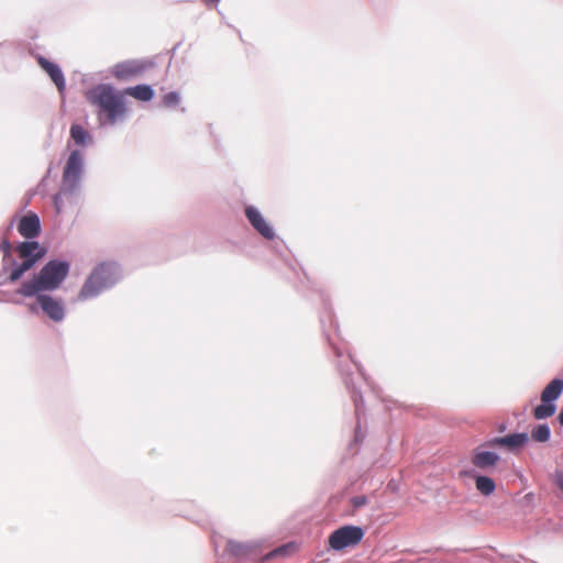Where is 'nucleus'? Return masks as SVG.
<instances>
[{"mask_svg":"<svg viewBox=\"0 0 563 563\" xmlns=\"http://www.w3.org/2000/svg\"><path fill=\"white\" fill-rule=\"evenodd\" d=\"M363 537L364 531L361 527L344 526L330 534L329 545L333 550H342L358 544Z\"/></svg>","mask_w":563,"mask_h":563,"instance_id":"39448f33","label":"nucleus"},{"mask_svg":"<svg viewBox=\"0 0 563 563\" xmlns=\"http://www.w3.org/2000/svg\"><path fill=\"white\" fill-rule=\"evenodd\" d=\"M563 391V379L551 380L541 393L542 402H553Z\"/></svg>","mask_w":563,"mask_h":563,"instance_id":"4468645a","label":"nucleus"},{"mask_svg":"<svg viewBox=\"0 0 563 563\" xmlns=\"http://www.w3.org/2000/svg\"><path fill=\"white\" fill-rule=\"evenodd\" d=\"M230 551L235 555H241L245 552V548L239 543L229 542Z\"/></svg>","mask_w":563,"mask_h":563,"instance_id":"412c9836","label":"nucleus"},{"mask_svg":"<svg viewBox=\"0 0 563 563\" xmlns=\"http://www.w3.org/2000/svg\"><path fill=\"white\" fill-rule=\"evenodd\" d=\"M124 95L131 96L140 101H150L154 97V91L148 85H137L126 88Z\"/></svg>","mask_w":563,"mask_h":563,"instance_id":"2eb2a0df","label":"nucleus"},{"mask_svg":"<svg viewBox=\"0 0 563 563\" xmlns=\"http://www.w3.org/2000/svg\"><path fill=\"white\" fill-rule=\"evenodd\" d=\"M70 136L76 144L84 145L89 139V133L79 124H73L70 128Z\"/></svg>","mask_w":563,"mask_h":563,"instance_id":"a211bd4d","label":"nucleus"},{"mask_svg":"<svg viewBox=\"0 0 563 563\" xmlns=\"http://www.w3.org/2000/svg\"><path fill=\"white\" fill-rule=\"evenodd\" d=\"M19 233L25 239H33L40 234L41 223L37 214L30 212L23 216L18 223Z\"/></svg>","mask_w":563,"mask_h":563,"instance_id":"9b49d317","label":"nucleus"},{"mask_svg":"<svg viewBox=\"0 0 563 563\" xmlns=\"http://www.w3.org/2000/svg\"><path fill=\"white\" fill-rule=\"evenodd\" d=\"M163 103L166 107H175L179 103V96L177 92H168L163 98Z\"/></svg>","mask_w":563,"mask_h":563,"instance_id":"aec40b11","label":"nucleus"},{"mask_svg":"<svg viewBox=\"0 0 563 563\" xmlns=\"http://www.w3.org/2000/svg\"><path fill=\"white\" fill-rule=\"evenodd\" d=\"M0 249L1 251L3 252L4 255H10L11 254V251H12V244L11 242L9 241V239H4L2 240L1 244H0Z\"/></svg>","mask_w":563,"mask_h":563,"instance_id":"4be33fe9","label":"nucleus"},{"mask_svg":"<svg viewBox=\"0 0 563 563\" xmlns=\"http://www.w3.org/2000/svg\"><path fill=\"white\" fill-rule=\"evenodd\" d=\"M367 503V498L365 496H355L352 498V505L355 508H360Z\"/></svg>","mask_w":563,"mask_h":563,"instance_id":"5701e85b","label":"nucleus"},{"mask_svg":"<svg viewBox=\"0 0 563 563\" xmlns=\"http://www.w3.org/2000/svg\"><path fill=\"white\" fill-rule=\"evenodd\" d=\"M54 203L56 206L57 211H59V195H56L54 198Z\"/></svg>","mask_w":563,"mask_h":563,"instance_id":"b1692460","label":"nucleus"},{"mask_svg":"<svg viewBox=\"0 0 563 563\" xmlns=\"http://www.w3.org/2000/svg\"><path fill=\"white\" fill-rule=\"evenodd\" d=\"M560 489L563 492V477H561L558 482Z\"/></svg>","mask_w":563,"mask_h":563,"instance_id":"bb28decb","label":"nucleus"},{"mask_svg":"<svg viewBox=\"0 0 563 563\" xmlns=\"http://www.w3.org/2000/svg\"><path fill=\"white\" fill-rule=\"evenodd\" d=\"M69 265L66 262L51 261L31 280L21 285L19 294L31 297L44 290L56 289L66 278Z\"/></svg>","mask_w":563,"mask_h":563,"instance_id":"f03ea898","label":"nucleus"},{"mask_svg":"<svg viewBox=\"0 0 563 563\" xmlns=\"http://www.w3.org/2000/svg\"><path fill=\"white\" fill-rule=\"evenodd\" d=\"M558 419H559L560 423L563 426V410L560 412Z\"/></svg>","mask_w":563,"mask_h":563,"instance_id":"a878e982","label":"nucleus"},{"mask_svg":"<svg viewBox=\"0 0 563 563\" xmlns=\"http://www.w3.org/2000/svg\"><path fill=\"white\" fill-rule=\"evenodd\" d=\"M114 273L115 266L113 263L97 265L81 287L78 298L86 300L97 296L102 289L113 283Z\"/></svg>","mask_w":563,"mask_h":563,"instance_id":"7ed1b4c3","label":"nucleus"},{"mask_svg":"<svg viewBox=\"0 0 563 563\" xmlns=\"http://www.w3.org/2000/svg\"><path fill=\"white\" fill-rule=\"evenodd\" d=\"M202 1H203L206 4H210V3H212V4H217V3H219V2H220V0H202Z\"/></svg>","mask_w":563,"mask_h":563,"instance_id":"393cba45","label":"nucleus"},{"mask_svg":"<svg viewBox=\"0 0 563 563\" xmlns=\"http://www.w3.org/2000/svg\"><path fill=\"white\" fill-rule=\"evenodd\" d=\"M245 216L253 228L265 239L272 240L275 236L274 230L265 221L261 212L254 207H247L245 209Z\"/></svg>","mask_w":563,"mask_h":563,"instance_id":"1a4fd4ad","label":"nucleus"},{"mask_svg":"<svg viewBox=\"0 0 563 563\" xmlns=\"http://www.w3.org/2000/svg\"><path fill=\"white\" fill-rule=\"evenodd\" d=\"M475 486L476 489L485 496L492 495L496 488L495 482L487 476H477L475 479Z\"/></svg>","mask_w":563,"mask_h":563,"instance_id":"dca6fc26","label":"nucleus"},{"mask_svg":"<svg viewBox=\"0 0 563 563\" xmlns=\"http://www.w3.org/2000/svg\"><path fill=\"white\" fill-rule=\"evenodd\" d=\"M529 438L527 433H512L505 437H498L489 440L483 446L495 448L506 446L509 450H516L523 446L528 442Z\"/></svg>","mask_w":563,"mask_h":563,"instance_id":"9d476101","label":"nucleus"},{"mask_svg":"<svg viewBox=\"0 0 563 563\" xmlns=\"http://www.w3.org/2000/svg\"><path fill=\"white\" fill-rule=\"evenodd\" d=\"M82 170V156L79 151H73L63 172V183L74 189Z\"/></svg>","mask_w":563,"mask_h":563,"instance_id":"423d86ee","label":"nucleus"},{"mask_svg":"<svg viewBox=\"0 0 563 563\" xmlns=\"http://www.w3.org/2000/svg\"><path fill=\"white\" fill-rule=\"evenodd\" d=\"M37 303L53 321L58 322L64 319L65 310L59 300H56L48 295H38Z\"/></svg>","mask_w":563,"mask_h":563,"instance_id":"6e6552de","label":"nucleus"},{"mask_svg":"<svg viewBox=\"0 0 563 563\" xmlns=\"http://www.w3.org/2000/svg\"><path fill=\"white\" fill-rule=\"evenodd\" d=\"M555 412V405L552 402H542L533 410V417L538 420L549 418Z\"/></svg>","mask_w":563,"mask_h":563,"instance_id":"f3484780","label":"nucleus"},{"mask_svg":"<svg viewBox=\"0 0 563 563\" xmlns=\"http://www.w3.org/2000/svg\"><path fill=\"white\" fill-rule=\"evenodd\" d=\"M37 63L51 77L53 82L56 85L58 91L63 92L65 90L66 82L59 66L42 56L37 58Z\"/></svg>","mask_w":563,"mask_h":563,"instance_id":"f8f14e48","label":"nucleus"},{"mask_svg":"<svg viewBox=\"0 0 563 563\" xmlns=\"http://www.w3.org/2000/svg\"><path fill=\"white\" fill-rule=\"evenodd\" d=\"M15 251L23 258V262L12 268L9 274L8 279L11 283L19 280L45 254V249L35 241L22 242L16 246Z\"/></svg>","mask_w":563,"mask_h":563,"instance_id":"20e7f679","label":"nucleus"},{"mask_svg":"<svg viewBox=\"0 0 563 563\" xmlns=\"http://www.w3.org/2000/svg\"><path fill=\"white\" fill-rule=\"evenodd\" d=\"M499 461V456L489 451L476 450L472 456V464L481 470H487L494 467Z\"/></svg>","mask_w":563,"mask_h":563,"instance_id":"ddd939ff","label":"nucleus"},{"mask_svg":"<svg viewBox=\"0 0 563 563\" xmlns=\"http://www.w3.org/2000/svg\"><path fill=\"white\" fill-rule=\"evenodd\" d=\"M88 101L99 109L98 118L110 124L117 122L125 115L126 108L123 99V95L115 91L113 87L109 85H98L87 92Z\"/></svg>","mask_w":563,"mask_h":563,"instance_id":"f257e3e1","label":"nucleus"},{"mask_svg":"<svg viewBox=\"0 0 563 563\" xmlns=\"http://www.w3.org/2000/svg\"><path fill=\"white\" fill-rule=\"evenodd\" d=\"M145 70V65L136 60H126L117 64L112 68V75L119 80H126L141 75Z\"/></svg>","mask_w":563,"mask_h":563,"instance_id":"0eeeda50","label":"nucleus"},{"mask_svg":"<svg viewBox=\"0 0 563 563\" xmlns=\"http://www.w3.org/2000/svg\"><path fill=\"white\" fill-rule=\"evenodd\" d=\"M550 428L547 424H539L532 430L531 437L537 442H547L550 439Z\"/></svg>","mask_w":563,"mask_h":563,"instance_id":"6ab92c4d","label":"nucleus"}]
</instances>
